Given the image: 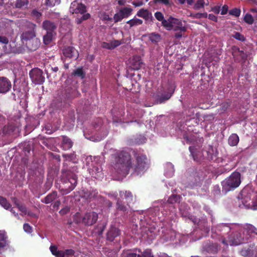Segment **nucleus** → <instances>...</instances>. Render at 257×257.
I'll return each instance as SVG.
<instances>
[{"label":"nucleus","mask_w":257,"mask_h":257,"mask_svg":"<svg viewBox=\"0 0 257 257\" xmlns=\"http://www.w3.org/2000/svg\"><path fill=\"white\" fill-rule=\"evenodd\" d=\"M135 162L132 163L131 154L125 151H120L115 154L114 169L119 175L125 176L132 169L133 174L139 175L143 174L149 168L150 162L147 156L133 151Z\"/></svg>","instance_id":"nucleus-1"},{"label":"nucleus","mask_w":257,"mask_h":257,"mask_svg":"<svg viewBox=\"0 0 257 257\" xmlns=\"http://www.w3.org/2000/svg\"><path fill=\"white\" fill-rule=\"evenodd\" d=\"M155 17L157 20L162 22V25L167 30H173L176 32L174 35L176 39L181 38L183 36L182 32L187 31V27L183 26L182 21L179 19L170 16L166 20L164 19L163 14L160 12H156Z\"/></svg>","instance_id":"nucleus-2"},{"label":"nucleus","mask_w":257,"mask_h":257,"mask_svg":"<svg viewBox=\"0 0 257 257\" xmlns=\"http://www.w3.org/2000/svg\"><path fill=\"white\" fill-rule=\"evenodd\" d=\"M240 183V174L238 172H234L228 178L222 181V191L226 194L237 188Z\"/></svg>","instance_id":"nucleus-3"},{"label":"nucleus","mask_w":257,"mask_h":257,"mask_svg":"<svg viewBox=\"0 0 257 257\" xmlns=\"http://www.w3.org/2000/svg\"><path fill=\"white\" fill-rule=\"evenodd\" d=\"M36 25L26 22L24 26V31L21 35V40L23 44L36 37Z\"/></svg>","instance_id":"nucleus-4"},{"label":"nucleus","mask_w":257,"mask_h":257,"mask_svg":"<svg viewBox=\"0 0 257 257\" xmlns=\"http://www.w3.org/2000/svg\"><path fill=\"white\" fill-rule=\"evenodd\" d=\"M64 185V193L66 194L72 191L77 184V177L74 173L68 171L65 174V177L62 179Z\"/></svg>","instance_id":"nucleus-5"},{"label":"nucleus","mask_w":257,"mask_h":257,"mask_svg":"<svg viewBox=\"0 0 257 257\" xmlns=\"http://www.w3.org/2000/svg\"><path fill=\"white\" fill-rule=\"evenodd\" d=\"M29 76L32 82L36 85L42 84L45 80L43 71L38 68H34L30 71Z\"/></svg>","instance_id":"nucleus-6"},{"label":"nucleus","mask_w":257,"mask_h":257,"mask_svg":"<svg viewBox=\"0 0 257 257\" xmlns=\"http://www.w3.org/2000/svg\"><path fill=\"white\" fill-rule=\"evenodd\" d=\"M69 11L73 14H80L84 15L86 14L87 12V8L84 4L81 3H78L77 1H75L71 4Z\"/></svg>","instance_id":"nucleus-7"},{"label":"nucleus","mask_w":257,"mask_h":257,"mask_svg":"<svg viewBox=\"0 0 257 257\" xmlns=\"http://www.w3.org/2000/svg\"><path fill=\"white\" fill-rule=\"evenodd\" d=\"M98 219V214L93 212H87L83 216L82 223L85 225L90 226L94 224Z\"/></svg>","instance_id":"nucleus-8"},{"label":"nucleus","mask_w":257,"mask_h":257,"mask_svg":"<svg viewBox=\"0 0 257 257\" xmlns=\"http://www.w3.org/2000/svg\"><path fill=\"white\" fill-rule=\"evenodd\" d=\"M248 239V237L244 238L239 232H236L228 237V244L230 245H237L243 243Z\"/></svg>","instance_id":"nucleus-9"},{"label":"nucleus","mask_w":257,"mask_h":257,"mask_svg":"<svg viewBox=\"0 0 257 257\" xmlns=\"http://www.w3.org/2000/svg\"><path fill=\"white\" fill-rule=\"evenodd\" d=\"M80 93L77 90L75 85H73L68 86L65 89L64 96L65 99H71L78 97Z\"/></svg>","instance_id":"nucleus-10"},{"label":"nucleus","mask_w":257,"mask_h":257,"mask_svg":"<svg viewBox=\"0 0 257 257\" xmlns=\"http://www.w3.org/2000/svg\"><path fill=\"white\" fill-rule=\"evenodd\" d=\"M217 231L219 233V235H221V242L225 245H228V240H226L224 236L228 234L231 230L230 227L227 224H220L217 227Z\"/></svg>","instance_id":"nucleus-11"},{"label":"nucleus","mask_w":257,"mask_h":257,"mask_svg":"<svg viewBox=\"0 0 257 257\" xmlns=\"http://www.w3.org/2000/svg\"><path fill=\"white\" fill-rule=\"evenodd\" d=\"M12 83L7 77H0V93L5 94L12 88Z\"/></svg>","instance_id":"nucleus-12"},{"label":"nucleus","mask_w":257,"mask_h":257,"mask_svg":"<svg viewBox=\"0 0 257 257\" xmlns=\"http://www.w3.org/2000/svg\"><path fill=\"white\" fill-rule=\"evenodd\" d=\"M232 54L236 62H244L247 57L246 54L243 51L236 47L232 48Z\"/></svg>","instance_id":"nucleus-13"},{"label":"nucleus","mask_w":257,"mask_h":257,"mask_svg":"<svg viewBox=\"0 0 257 257\" xmlns=\"http://www.w3.org/2000/svg\"><path fill=\"white\" fill-rule=\"evenodd\" d=\"M63 56L69 59L73 58L76 55V58L78 57V53L72 46H64L62 49Z\"/></svg>","instance_id":"nucleus-14"},{"label":"nucleus","mask_w":257,"mask_h":257,"mask_svg":"<svg viewBox=\"0 0 257 257\" xmlns=\"http://www.w3.org/2000/svg\"><path fill=\"white\" fill-rule=\"evenodd\" d=\"M25 45L27 49L31 51H36L38 49L40 45V40L36 37L30 41L23 44Z\"/></svg>","instance_id":"nucleus-15"},{"label":"nucleus","mask_w":257,"mask_h":257,"mask_svg":"<svg viewBox=\"0 0 257 257\" xmlns=\"http://www.w3.org/2000/svg\"><path fill=\"white\" fill-rule=\"evenodd\" d=\"M57 27V25L50 20H45L42 23V28L46 32L56 33Z\"/></svg>","instance_id":"nucleus-16"},{"label":"nucleus","mask_w":257,"mask_h":257,"mask_svg":"<svg viewBox=\"0 0 257 257\" xmlns=\"http://www.w3.org/2000/svg\"><path fill=\"white\" fill-rule=\"evenodd\" d=\"M219 249V246L216 243H206L202 247V252L206 251L209 253H216Z\"/></svg>","instance_id":"nucleus-17"},{"label":"nucleus","mask_w":257,"mask_h":257,"mask_svg":"<svg viewBox=\"0 0 257 257\" xmlns=\"http://www.w3.org/2000/svg\"><path fill=\"white\" fill-rule=\"evenodd\" d=\"M120 234V230L114 226H111L107 233V239L110 241H112L114 240L115 238L119 236Z\"/></svg>","instance_id":"nucleus-18"},{"label":"nucleus","mask_w":257,"mask_h":257,"mask_svg":"<svg viewBox=\"0 0 257 257\" xmlns=\"http://www.w3.org/2000/svg\"><path fill=\"white\" fill-rule=\"evenodd\" d=\"M73 145L72 140L66 136H62V142L61 144V148L64 150H68L70 149Z\"/></svg>","instance_id":"nucleus-19"},{"label":"nucleus","mask_w":257,"mask_h":257,"mask_svg":"<svg viewBox=\"0 0 257 257\" xmlns=\"http://www.w3.org/2000/svg\"><path fill=\"white\" fill-rule=\"evenodd\" d=\"M137 16L143 18L146 21L150 20L153 22L154 20L152 13L147 9H141L137 12Z\"/></svg>","instance_id":"nucleus-20"},{"label":"nucleus","mask_w":257,"mask_h":257,"mask_svg":"<svg viewBox=\"0 0 257 257\" xmlns=\"http://www.w3.org/2000/svg\"><path fill=\"white\" fill-rule=\"evenodd\" d=\"M58 197L57 193L54 191L48 194L44 198L41 200L42 203L49 204L55 200Z\"/></svg>","instance_id":"nucleus-21"},{"label":"nucleus","mask_w":257,"mask_h":257,"mask_svg":"<svg viewBox=\"0 0 257 257\" xmlns=\"http://www.w3.org/2000/svg\"><path fill=\"white\" fill-rule=\"evenodd\" d=\"M143 65V63L139 57H134L131 60L132 67L134 70H139Z\"/></svg>","instance_id":"nucleus-22"},{"label":"nucleus","mask_w":257,"mask_h":257,"mask_svg":"<svg viewBox=\"0 0 257 257\" xmlns=\"http://www.w3.org/2000/svg\"><path fill=\"white\" fill-rule=\"evenodd\" d=\"M51 253L55 257H65L64 251L63 250H58V247L55 245H51L49 248Z\"/></svg>","instance_id":"nucleus-23"},{"label":"nucleus","mask_w":257,"mask_h":257,"mask_svg":"<svg viewBox=\"0 0 257 257\" xmlns=\"http://www.w3.org/2000/svg\"><path fill=\"white\" fill-rule=\"evenodd\" d=\"M112 196H113L115 199L116 200V208L117 210L121 211L123 212L126 211L127 208L126 206L124 205V204L122 203V200L117 198V194L114 193L112 195Z\"/></svg>","instance_id":"nucleus-24"},{"label":"nucleus","mask_w":257,"mask_h":257,"mask_svg":"<svg viewBox=\"0 0 257 257\" xmlns=\"http://www.w3.org/2000/svg\"><path fill=\"white\" fill-rule=\"evenodd\" d=\"M239 141L238 136L236 134H232L228 138V143L230 146H236L238 144Z\"/></svg>","instance_id":"nucleus-25"},{"label":"nucleus","mask_w":257,"mask_h":257,"mask_svg":"<svg viewBox=\"0 0 257 257\" xmlns=\"http://www.w3.org/2000/svg\"><path fill=\"white\" fill-rule=\"evenodd\" d=\"M189 150L194 160L196 162H199L201 160V153L199 152H196L195 148L193 146H190Z\"/></svg>","instance_id":"nucleus-26"},{"label":"nucleus","mask_w":257,"mask_h":257,"mask_svg":"<svg viewBox=\"0 0 257 257\" xmlns=\"http://www.w3.org/2000/svg\"><path fill=\"white\" fill-rule=\"evenodd\" d=\"M138 249L124 250L122 251V255L123 257H137L138 254L137 253V252L138 251Z\"/></svg>","instance_id":"nucleus-27"},{"label":"nucleus","mask_w":257,"mask_h":257,"mask_svg":"<svg viewBox=\"0 0 257 257\" xmlns=\"http://www.w3.org/2000/svg\"><path fill=\"white\" fill-rule=\"evenodd\" d=\"M244 229V231L250 236L257 234V228L251 224H246L245 226Z\"/></svg>","instance_id":"nucleus-28"},{"label":"nucleus","mask_w":257,"mask_h":257,"mask_svg":"<svg viewBox=\"0 0 257 257\" xmlns=\"http://www.w3.org/2000/svg\"><path fill=\"white\" fill-rule=\"evenodd\" d=\"M143 23L142 20L137 18L136 17L126 22V24L130 25V28L141 25Z\"/></svg>","instance_id":"nucleus-29"},{"label":"nucleus","mask_w":257,"mask_h":257,"mask_svg":"<svg viewBox=\"0 0 257 257\" xmlns=\"http://www.w3.org/2000/svg\"><path fill=\"white\" fill-rule=\"evenodd\" d=\"M138 252L140 254H138L137 257H154L152 249L150 248H147L143 251H142L140 249H138Z\"/></svg>","instance_id":"nucleus-30"},{"label":"nucleus","mask_w":257,"mask_h":257,"mask_svg":"<svg viewBox=\"0 0 257 257\" xmlns=\"http://www.w3.org/2000/svg\"><path fill=\"white\" fill-rule=\"evenodd\" d=\"M97 193L95 192H90L88 190H83L81 194L82 197L85 198L86 200H90L92 198H94Z\"/></svg>","instance_id":"nucleus-31"},{"label":"nucleus","mask_w":257,"mask_h":257,"mask_svg":"<svg viewBox=\"0 0 257 257\" xmlns=\"http://www.w3.org/2000/svg\"><path fill=\"white\" fill-rule=\"evenodd\" d=\"M29 0H16L15 8L17 9L26 8L29 4Z\"/></svg>","instance_id":"nucleus-32"},{"label":"nucleus","mask_w":257,"mask_h":257,"mask_svg":"<svg viewBox=\"0 0 257 257\" xmlns=\"http://www.w3.org/2000/svg\"><path fill=\"white\" fill-rule=\"evenodd\" d=\"M123 194L124 195V198L127 200V205H129V203L133 201V195L130 191L119 192L120 196L121 197Z\"/></svg>","instance_id":"nucleus-33"},{"label":"nucleus","mask_w":257,"mask_h":257,"mask_svg":"<svg viewBox=\"0 0 257 257\" xmlns=\"http://www.w3.org/2000/svg\"><path fill=\"white\" fill-rule=\"evenodd\" d=\"M56 33L46 32V34L43 36V42L46 45L50 44L52 41L53 37Z\"/></svg>","instance_id":"nucleus-34"},{"label":"nucleus","mask_w":257,"mask_h":257,"mask_svg":"<svg viewBox=\"0 0 257 257\" xmlns=\"http://www.w3.org/2000/svg\"><path fill=\"white\" fill-rule=\"evenodd\" d=\"M123 18L128 17L132 13L133 9L131 8L125 7L119 10Z\"/></svg>","instance_id":"nucleus-35"},{"label":"nucleus","mask_w":257,"mask_h":257,"mask_svg":"<svg viewBox=\"0 0 257 257\" xmlns=\"http://www.w3.org/2000/svg\"><path fill=\"white\" fill-rule=\"evenodd\" d=\"M149 39L152 43H157L161 40V36L159 34L153 33L149 34Z\"/></svg>","instance_id":"nucleus-36"},{"label":"nucleus","mask_w":257,"mask_h":257,"mask_svg":"<svg viewBox=\"0 0 257 257\" xmlns=\"http://www.w3.org/2000/svg\"><path fill=\"white\" fill-rule=\"evenodd\" d=\"M0 205L5 209L9 210L11 207V204L8 202L6 198L0 196Z\"/></svg>","instance_id":"nucleus-37"},{"label":"nucleus","mask_w":257,"mask_h":257,"mask_svg":"<svg viewBox=\"0 0 257 257\" xmlns=\"http://www.w3.org/2000/svg\"><path fill=\"white\" fill-rule=\"evenodd\" d=\"M72 74L74 76L79 77L82 79L85 77V73L82 67L78 68L75 69L72 73Z\"/></svg>","instance_id":"nucleus-38"},{"label":"nucleus","mask_w":257,"mask_h":257,"mask_svg":"<svg viewBox=\"0 0 257 257\" xmlns=\"http://www.w3.org/2000/svg\"><path fill=\"white\" fill-rule=\"evenodd\" d=\"M61 0H45V5L49 7H53L60 4Z\"/></svg>","instance_id":"nucleus-39"},{"label":"nucleus","mask_w":257,"mask_h":257,"mask_svg":"<svg viewBox=\"0 0 257 257\" xmlns=\"http://www.w3.org/2000/svg\"><path fill=\"white\" fill-rule=\"evenodd\" d=\"M90 14L89 13H86L82 15L81 18H77L75 20V22L77 24L79 25L82 23L83 21L87 20L90 18Z\"/></svg>","instance_id":"nucleus-40"},{"label":"nucleus","mask_w":257,"mask_h":257,"mask_svg":"<svg viewBox=\"0 0 257 257\" xmlns=\"http://www.w3.org/2000/svg\"><path fill=\"white\" fill-rule=\"evenodd\" d=\"M231 103L230 101H226L222 103L220 105L219 111L220 112H224L229 107Z\"/></svg>","instance_id":"nucleus-41"},{"label":"nucleus","mask_w":257,"mask_h":257,"mask_svg":"<svg viewBox=\"0 0 257 257\" xmlns=\"http://www.w3.org/2000/svg\"><path fill=\"white\" fill-rule=\"evenodd\" d=\"M180 199L179 196L177 195H173L171 196L168 199V202L169 203L173 204L179 201Z\"/></svg>","instance_id":"nucleus-42"},{"label":"nucleus","mask_w":257,"mask_h":257,"mask_svg":"<svg viewBox=\"0 0 257 257\" xmlns=\"http://www.w3.org/2000/svg\"><path fill=\"white\" fill-rule=\"evenodd\" d=\"M232 37L234 39L239 40L241 42H243L245 41V38L239 32H235L234 34L232 35Z\"/></svg>","instance_id":"nucleus-43"},{"label":"nucleus","mask_w":257,"mask_h":257,"mask_svg":"<svg viewBox=\"0 0 257 257\" xmlns=\"http://www.w3.org/2000/svg\"><path fill=\"white\" fill-rule=\"evenodd\" d=\"M82 218L83 217L81 216L80 213L77 212L74 216V222L77 224L82 223Z\"/></svg>","instance_id":"nucleus-44"},{"label":"nucleus","mask_w":257,"mask_h":257,"mask_svg":"<svg viewBox=\"0 0 257 257\" xmlns=\"http://www.w3.org/2000/svg\"><path fill=\"white\" fill-rule=\"evenodd\" d=\"M244 21L248 24H252L253 23L252 16L249 14H246L244 17Z\"/></svg>","instance_id":"nucleus-45"},{"label":"nucleus","mask_w":257,"mask_h":257,"mask_svg":"<svg viewBox=\"0 0 257 257\" xmlns=\"http://www.w3.org/2000/svg\"><path fill=\"white\" fill-rule=\"evenodd\" d=\"M240 10L239 9L234 8L229 11V14L231 15L238 17L240 14Z\"/></svg>","instance_id":"nucleus-46"},{"label":"nucleus","mask_w":257,"mask_h":257,"mask_svg":"<svg viewBox=\"0 0 257 257\" xmlns=\"http://www.w3.org/2000/svg\"><path fill=\"white\" fill-rule=\"evenodd\" d=\"M123 19V17L122 16L121 14L119 12L118 13L115 14L113 17V20L114 23H117L118 22L121 21Z\"/></svg>","instance_id":"nucleus-47"},{"label":"nucleus","mask_w":257,"mask_h":257,"mask_svg":"<svg viewBox=\"0 0 257 257\" xmlns=\"http://www.w3.org/2000/svg\"><path fill=\"white\" fill-rule=\"evenodd\" d=\"M110 42L111 44V47H112V49H113L116 47L119 46L121 44H122L123 41L122 40H114L110 41Z\"/></svg>","instance_id":"nucleus-48"},{"label":"nucleus","mask_w":257,"mask_h":257,"mask_svg":"<svg viewBox=\"0 0 257 257\" xmlns=\"http://www.w3.org/2000/svg\"><path fill=\"white\" fill-rule=\"evenodd\" d=\"M23 229L24 231L28 233H31L33 231V229L31 226L28 223H24L23 225Z\"/></svg>","instance_id":"nucleus-49"},{"label":"nucleus","mask_w":257,"mask_h":257,"mask_svg":"<svg viewBox=\"0 0 257 257\" xmlns=\"http://www.w3.org/2000/svg\"><path fill=\"white\" fill-rule=\"evenodd\" d=\"M6 244L5 235L2 233H0V247H4L6 246Z\"/></svg>","instance_id":"nucleus-50"},{"label":"nucleus","mask_w":257,"mask_h":257,"mask_svg":"<svg viewBox=\"0 0 257 257\" xmlns=\"http://www.w3.org/2000/svg\"><path fill=\"white\" fill-rule=\"evenodd\" d=\"M204 5V0H198L195 4V8L196 9H199L202 7H203Z\"/></svg>","instance_id":"nucleus-51"},{"label":"nucleus","mask_w":257,"mask_h":257,"mask_svg":"<svg viewBox=\"0 0 257 257\" xmlns=\"http://www.w3.org/2000/svg\"><path fill=\"white\" fill-rule=\"evenodd\" d=\"M172 94L167 93V94L162 95L160 98V101L161 102H163L164 101L168 100L171 96Z\"/></svg>","instance_id":"nucleus-52"},{"label":"nucleus","mask_w":257,"mask_h":257,"mask_svg":"<svg viewBox=\"0 0 257 257\" xmlns=\"http://www.w3.org/2000/svg\"><path fill=\"white\" fill-rule=\"evenodd\" d=\"M17 207L22 213L25 214L27 213V208L25 205L21 203Z\"/></svg>","instance_id":"nucleus-53"},{"label":"nucleus","mask_w":257,"mask_h":257,"mask_svg":"<svg viewBox=\"0 0 257 257\" xmlns=\"http://www.w3.org/2000/svg\"><path fill=\"white\" fill-rule=\"evenodd\" d=\"M65 255L73 256L74 255L75 251L72 249H67L64 250Z\"/></svg>","instance_id":"nucleus-54"},{"label":"nucleus","mask_w":257,"mask_h":257,"mask_svg":"<svg viewBox=\"0 0 257 257\" xmlns=\"http://www.w3.org/2000/svg\"><path fill=\"white\" fill-rule=\"evenodd\" d=\"M101 46L102 48L107 49L108 50H112V47H111V42L109 43L107 42H103L101 44Z\"/></svg>","instance_id":"nucleus-55"},{"label":"nucleus","mask_w":257,"mask_h":257,"mask_svg":"<svg viewBox=\"0 0 257 257\" xmlns=\"http://www.w3.org/2000/svg\"><path fill=\"white\" fill-rule=\"evenodd\" d=\"M0 43L4 44H7L9 43V39L5 36H0Z\"/></svg>","instance_id":"nucleus-56"},{"label":"nucleus","mask_w":257,"mask_h":257,"mask_svg":"<svg viewBox=\"0 0 257 257\" xmlns=\"http://www.w3.org/2000/svg\"><path fill=\"white\" fill-rule=\"evenodd\" d=\"M187 217L190 220H191L194 223H197L198 222V219L196 217H195L190 214H188Z\"/></svg>","instance_id":"nucleus-57"},{"label":"nucleus","mask_w":257,"mask_h":257,"mask_svg":"<svg viewBox=\"0 0 257 257\" xmlns=\"http://www.w3.org/2000/svg\"><path fill=\"white\" fill-rule=\"evenodd\" d=\"M70 211V209L68 207H66L65 208H64L63 209H62L61 210H60L59 211V213L62 215H65L66 214H67V213H68Z\"/></svg>","instance_id":"nucleus-58"},{"label":"nucleus","mask_w":257,"mask_h":257,"mask_svg":"<svg viewBox=\"0 0 257 257\" xmlns=\"http://www.w3.org/2000/svg\"><path fill=\"white\" fill-rule=\"evenodd\" d=\"M61 204V202L60 200L55 201L53 204L52 207L54 209L57 210L58 209L59 206Z\"/></svg>","instance_id":"nucleus-59"},{"label":"nucleus","mask_w":257,"mask_h":257,"mask_svg":"<svg viewBox=\"0 0 257 257\" xmlns=\"http://www.w3.org/2000/svg\"><path fill=\"white\" fill-rule=\"evenodd\" d=\"M213 194L214 195H218L220 193V190L219 186L218 185H216L214 187L213 189Z\"/></svg>","instance_id":"nucleus-60"},{"label":"nucleus","mask_w":257,"mask_h":257,"mask_svg":"<svg viewBox=\"0 0 257 257\" xmlns=\"http://www.w3.org/2000/svg\"><path fill=\"white\" fill-rule=\"evenodd\" d=\"M228 11V6L227 5H224L221 9V14L224 15L227 13Z\"/></svg>","instance_id":"nucleus-61"},{"label":"nucleus","mask_w":257,"mask_h":257,"mask_svg":"<svg viewBox=\"0 0 257 257\" xmlns=\"http://www.w3.org/2000/svg\"><path fill=\"white\" fill-rule=\"evenodd\" d=\"M191 16L194 18L200 19L203 17V14L198 13L195 14L191 15Z\"/></svg>","instance_id":"nucleus-62"},{"label":"nucleus","mask_w":257,"mask_h":257,"mask_svg":"<svg viewBox=\"0 0 257 257\" xmlns=\"http://www.w3.org/2000/svg\"><path fill=\"white\" fill-rule=\"evenodd\" d=\"M208 18L210 20H211L213 21H214V22H217V18L213 14H209V16H208Z\"/></svg>","instance_id":"nucleus-63"},{"label":"nucleus","mask_w":257,"mask_h":257,"mask_svg":"<svg viewBox=\"0 0 257 257\" xmlns=\"http://www.w3.org/2000/svg\"><path fill=\"white\" fill-rule=\"evenodd\" d=\"M12 200L17 207L21 204L18 200L15 197L12 198Z\"/></svg>","instance_id":"nucleus-64"}]
</instances>
